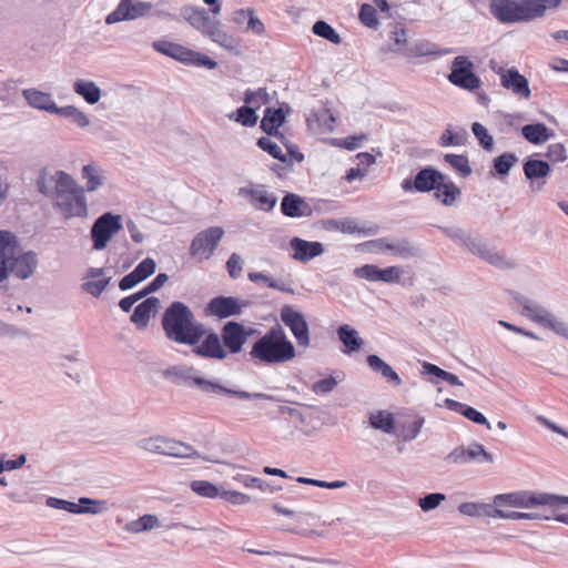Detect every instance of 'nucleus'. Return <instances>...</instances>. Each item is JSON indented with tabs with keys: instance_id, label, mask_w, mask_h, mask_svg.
Instances as JSON below:
<instances>
[{
	"instance_id": "1",
	"label": "nucleus",
	"mask_w": 568,
	"mask_h": 568,
	"mask_svg": "<svg viewBox=\"0 0 568 568\" xmlns=\"http://www.w3.org/2000/svg\"><path fill=\"white\" fill-rule=\"evenodd\" d=\"M165 337L178 344L195 345L203 335L204 327L195 320L192 310L183 302H172L164 311L161 320Z\"/></svg>"
},
{
	"instance_id": "2",
	"label": "nucleus",
	"mask_w": 568,
	"mask_h": 568,
	"mask_svg": "<svg viewBox=\"0 0 568 568\" xmlns=\"http://www.w3.org/2000/svg\"><path fill=\"white\" fill-rule=\"evenodd\" d=\"M248 354L255 362L272 365L292 361L296 356V351L283 327L275 324L256 339Z\"/></svg>"
},
{
	"instance_id": "3",
	"label": "nucleus",
	"mask_w": 568,
	"mask_h": 568,
	"mask_svg": "<svg viewBox=\"0 0 568 568\" xmlns=\"http://www.w3.org/2000/svg\"><path fill=\"white\" fill-rule=\"evenodd\" d=\"M437 229L449 240L465 247L469 253L479 257L487 264L500 268L511 270L516 267V262L506 256L503 251H496L484 242L479 236H473L462 227L440 226Z\"/></svg>"
},
{
	"instance_id": "4",
	"label": "nucleus",
	"mask_w": 568,
	"mask_h": 568,
	"mask_svg": "<svg viewBox=\"0 0 568 568\" xmlns=\"http://www.w3.org/2000/svg\"><path fill=\"white\" fill-rule=\"evenodd\" d=\"M36 265L33 253L21 254L16 236L8 231H0V282L9 274L24 280L33 273Z\"/></svg>"
},
{
	"instance_id": "5",
	"label": "nucleus",
	"mask_w": 568,
	"mask_h": 568,
	"mask_svg": "<svg viewBox=\"0 0 568 568\" xmlns=\"http://www.w3.org/2000/svg\"><path fill=\"white\" fill-rule=\"evenodd\" d=\"M495 508H535L547 506L554 514L568 506V496L556 495L545 491L517 490L513 493L499 494L494 497Z\"/></svg>"
},
{
	"instance_id": "6",
	"label": "nucleus",
	"mask_w": 568,
	"mask_h": 568,
	"mask_svg": "<svg viewBox=\"0 0 568 568\" xmlns=\"http://www.w3.org/2000/svg\"><path fill=\"white\" fill-rule=\"evenodd\" d=\"M38 187L41 193L51 199L55 206L65 212V217H69L71 211V180L65 172L43 169L38 179Z\"/></svg>"
},
{
	"instance_id": "7",
	"label": "nucleus",
	"mask_w": 568,
	"mask_h": 568,
	"mask_svg": "<svg viewBox=\"0 0 568 568\" xmlns=\"http://www.w3.org/2000/svg\"><path fill=\"white\" fill-rule=\"evenodd\" d=\"M529 6L530 2H526V0L521 2L515 0H493L490 2V11L503 23L531 21L540 18L541 7Z\"/></svg>"
},
{
	"instance_id": "8",
	"label": "nucleus",
	"mask_w": 568,
	"mask_h": 568,
	"mask_svg": "<svg viewBox=\"0 0 568 568\" xmlns=\"http://www.w3.org/2000/svg\"><path fill=\"white\" fill-rule=\"evenodd\" d=\"M192 372H194L193 368L182 369L180 372H176L175 375L183 378L184 381H189L195 386H197L202 392L204 393H213L217 395H224V396H232L236 397L239 399H263V400H273L277 402L278 399L273 396L265 393H250L246 390H236L229 388L226 386H223L217 381H210L201 376H194L192 375Z\"/></svg>"
},
{
	"instance_id": "9",
	"label": "nucleus",
	"mask_w": 568,
	"mask_h": 568,
	"mask_svg": "<svg viewBox=\"0 0 568 568\" xmlns=\"http://www.w3.org/2000/svg\"><path fill=\"white\" fill-rule=\"evenodd\" d=\"M152 48L166 57H170L185 65L203 67L213 70L217 67V62L206 54L189 49L182 44L156 40L152 43Z\"/></svg>"
},
{
	"instance_id": "10",
	"label": "nucleus",
	"mask_w": 568,
	"mask_h": 568,
	"mask_svg": "<svg viewBox=\"0 0 568 568\" xmlns=\"http://www.w3.org/2000/svg\"><path fill=\"white\" fill-rule=\"evenodd\" d=\"M82 180H85V185H78L73 181V216L87 217L88 206L85 191L94 192L103 184V175L101 170L95 164H87L81 171Z\"/></svg>"
},
{
	"instance_id": "11",
	"label": "nucleus",
	"mask_w": 568,
	"mask_h": 568,
	"mask_svg": "<svg viewBox=\"0 0 568 568\" xmlns=\"http://www.w3.org/2000/svg\"><path fill=\"white\" fill-rule=\"evenodd\" d=\"M474 63L465 55L454 58L448 81L457 88L474 92L481 85L480 78L474 71Z\"/></svg>"
},
{
	"instance_id": "12",
	"label": "nucleus",
	"mask_w": 568,
	"mask_h": 568,
	"mask_svg": "<svg viewBox=\"0 0 568 568\" xmlns=\"http://www.w3.org/2000/svg\"><path fill=\"white\" fill-rule=\"evenodd\" d=\"M122 219L118 214L105 212L100 215L91 227L94 250H103L114 234L122 230Z\"/></svg>"
},
{
	"instance_id": "13",
	"label": "nucleus",
	"mask_w": 568,
	"mask_h": 568,
	"mask_svg": "<svg viewBox=\"0 0 568 568\" xmlns=\"http://www.w3.org/2000/svg\"><path fill=\"white\" fill-rule=\"evenodd\" d=\"M444 174L434 166L422 168L415 176L406 178L402 181L400 187L406 193H428L438 189Z\"/></svg>"
},
{
	"instance_id": "14",
	"label": "nucleus",
	"mask_w": 568,
	"mask_h": 568,
	"mask_svg": "<svg viewBox=\"0 0 568 568\" xmlns=\"http://www.w3.org/2000/svg\"><path fill=\"white\" fill-rule=\"evenodd\" d=\"M224 235L221 226H210L199 232L190 245V255L200 260H209Z\"/></svg>"
},
{
	"instance_id": "15",
	"label": "nucleus",
	"mask_w": 568,
	"mask_h": 568,
	"mask_svg": "<svg viewBox=\"0 0 568 568\" xmlns=\"http://www.w3.org/2000/svg\"><path fill=\"white\" fill-rule=\"evenodd\" d=\"M490 68L500 77V84L504 89L510 91L513 94L519 98H530L531 91L529 88V82L527 78L523 75L515 67L505 69L503 67H497V63L491 60Z\"/></svg>"
},
{
	"instance_id": "16",
	"label": "nucleus",
	"mask_w": 568,
	"mask_h": 568,
	"mask_svg": "<svg viewBox=\"0 0 568 568\" xmlns=\"http://www.w3.org/2000/svg\"><path fill=\"white\" fill-rule=\"evenodd\" d=\"M445 460L450 464H469V463H494V456L486 450L485 446L473 442L467 447L457 446L446 457Z\"/></svg>"
},
{
	"instance_id": "17",
	"label": "nucleus",
	"mask_w": 568,
	"mask_h": 568,
	"mask_svg": "<svg viewBox=\"0 0 568 568\" xmlns=\"http://www.w3.org/2000/svg\"><path fill=\"white\" fill-rule=\"evenodd\" d=\"M281 321L292 332L297 345L306 348L310 346V328L304 315L290 305L281 308Z\"/></svg>"
},
{
	"instance_id": "18",
	"label": "nucleus",
	"mask_w": 568,
	"mask_h": 568,
	"mask_svg": "<svg viewBox=\"0 0 568 568\" xmlns=\"http://www.w3.org/2000/svg\"><path fill=\"white\" fill-rule=\"evenodd\" d=\"M253 332V329H246L242 323L230 321L223 325L220 339L227 354H239Z\"/></svg>"
},
{
	"instance_id": "19",
	"label": "nucleus",
	"mask_w": 568,
	"mask_h": 568,
	"mask_svg": "<svg viewBox=\"0 0 568 568\" xmlns=\"http://www.w3.org/2000/svg\"><path fill=\"white\" fill-rule=\"evenodd\" d=\"M134 0H120L114 11L109 13L105 18L106 24H112L125 20H134L149 13L152 9L151 2Z\"/></svg>"
},
{
	"instance_id": "20",
	"label": "nucleus",
	"mask_w": 568,
	"mask_h": 568,
	"mask_svg": "<svg viewBox=\"0 0 568 568\" xmlns=\"http://www.w3.org/2000/svg\"><path fill=\"white\" fill-rule=\"evenodd\" d=\"M354 274L359 278H365L369 282H384L387 284L398 283L403 274L399 266H388L379 268L374 264H365L354 270Z\"/></svg>"
},
{
	"instance_id": "21",
	"label": "nucleus",
	"mask_w": 568,
	"mask_h": 568,
	"mask_svg": "<svg viewBox=\"0 0 568 568\" xmlns=\"http://www.w3.org/2000/svg\"><path fill=\"white\" fill-rule=\"evenodd\" d=\"M246 302L242 303L237 297L220 295L213 297L207 303L205 313L206 315L223 320L240 315L242 313L243 306H246Z\"/></svg>"
},
{
	"instance_id": "22",
	"label": "nucleus",
	"mask_w": 568,
	"mask_h": 568,
	"mask_svg": "<svg viewBox=\"0 0 568 568\" xmlns=\"http://www.w3.org/2000/svg\"><path fill=\"white\" fill-rule=\"evenodd\" d=\"M191 346L192 353L202 358L223 361L227 357V351L215 332L203 335L197 344Z\"/></svg>"
},
{
	"instance_id": "23",
	"label": "nucleus",
	"mask_w": 568,
	"mask_h": 568,
	"mask_svg": "<svg viewBox=\"0 0 568 568\" xmlns=\"http://www.w3.org/2000/svg\"><path fill=\"white\" fill-rule=\"evenodd\" d=\"M181 16L203 36H207L215 24L220 21L210 17L205 8L185 4L181 8Z\"/></svg>"
},
{
	"instance_id": "24",
	"label": "nucleus",
	"mask_w": 568,
	"mask_h": 568,
	"mask_svg": "<svg viewBox=\"0 0 568 568\" xmlns=\"http://www.w3.org/2000/svg\"><path fill=\"white\" fill-rule=\"evenodd\" d=\"M290 246L293 250L292 257L302 263H307L324 253V245L317 241L311 242L300 237H293L290 241Z\"/></svg>"
},
{
	"instance_id": "25",
	"label": "nucleus",
	"mask_w": 568,
	"mask_h": 568,
	"mask_svg": "<svg viewBox=\"0 0 568 568\" xmlns=\"http://www.w3.org/2000/svg\"><path fill=\"white\" fill-rule=\"evenodd\" d=\"M160 306L161 302L158 297H146L135 306L130 320L138 329H145L150 323V318L156 314Z\"/></svg>"
},
{
	"instance_id": "26",
	"label": "nucleus",
	"mask_w": 568,
	"mask_h": 568,
	"mask_svg": "<svg viewBox=\"0 0 568 568\" xmlns=\"http://www.w3.org/2000/svg\"><path fill=\"white\" fill-rule=\"evenodd\" d=\"M85 278L87 281L81 285V288L93 297H99L111 281V276H105V268L103 267H90L87 271Z\"/></svg>"
},
{
	"instance_id": "27",
	"label": "nucleus",
	"mask_w": 568,
	"mask_h": 568,
	"mask_svg": "<svg viewBox=\"0 0 568 568\" xmlns=\"http://www.w3.org/2000/svg\"><path fill=\"white\" fill-rule=\"evenodd\" d=\"M281 212L287 217H302L312 215V207L302 196L287 193L282 199Z\"/></svg>"
},
{
	"instance_id": "28",
	"label": "nucleus",
	"mask_w": 568,
	"mask_h": 568,
	"mask_svg": "<svg viewBox=\"0 0 568 568\" xmlns=\"http://www.w3.org/2000/svg\"><path fill=\"white\" fill-rule=\"evenodd\" d=\"M392 51L399 52L407 58H417L425 55H444L453 52V49H438L436 44L428 41H419L405 48H392Z\"/></svg>"
},
{
	"instance_id": "29",
	"label": "nucleus",
	"mask_w": 568,
	"mask_h": 568,
	"mask_svg": "<svg viewBox=\"0 0 568 568\" xmlns=\"http://www.w3.org/2000/svg\"><path fill=\"white\" fill-rule=\"evenodd\" d=\"M263 187V185H260V189L241 187L240 194L248 196L251 204L256 210L270 212L276 205L277 197L265 191Z\"/></svg>"
},
{
	"instance_id": "30",
	"label": "nucleus",
	"mask_w": 568,
	"mask_h": 568,
	"mask_svg": "<svg viewBox=\"0 0 568 568\" xmlns=\"http://www.w3.org/2000/svg\"><path fill=\"white\" fill-rule=\"evenodd\" d=\"M510 295L519 305L523 306V314L529 317L532 322L539 324L540 326L545 324V322L551 314L544 306L534 303L531 300L527 298L526 296L519 293L510 292Z\"/></svg>"
},
{
	"instance_id": "31",
	"label": "nucleus",
	"mask_w": 568,
	"mask_h": 568,
	"mask_svg": "<svg viewBox=\"0 0 568 568\" xmlns=\"http://www.w3.org/2000/svg\"><path fill=\"white\" fill-rule=\"evenodd\" d=\"M444 406L448 408L449 410H453L455 413H458L463 415L468 420L478 424V425H485L488 429L491 428L490 423L488 419L476 408L468 406L464 403L457 402L452 398H446L444 400Z\"/></svg>"
},
{
	"instance_id": "32",
	"label": "nucleus",
	"mask_w": 568,
	"mask_h": 568,
	"mask_svg": "<svg viewBox=\"0 0 568 568\" xmlns=\"http://www.w3.org/2000/svg\"><path fill=\"white\" fill-rule=\"evenodd\" d=\"M322 225L326 231H339L347 234L362 233L364 235H373L377 232L376 227L367 230L358 227L353 219H327L322 221Z\"/></svg>"
},
{
	"instance_id": "33",
	"label": "nucleus",
	"mask_w": 568,
	"mask_h": 568,
	"mask_svg": "<svg viewBox=\"0 0 568 568\" xmlns=\"http://www.w3.org/2000/svg\"><path fill=\"white\" fill-rule=\"evenodd\" d=\"M23 95L28 103L38 109L51 111V112H59V113H68L70 110V106H65L63 109H58L54 104V102L51 100L50 94L34 90L29 89L23 91Z\"/></svg>"
},
{
	"instance_id": "34",
	"label": "nucleus",
	"mask_w": 568,
	"mask_h": 568,
	"mask_svg": "<svg viewBox=\"0 0 568 568\" xmlns=\"http://www.w3.org/2000/svg\"><path fill=\"white\" fill-rule=\"evenodd\" d=\"M462 196L460 189L444 174V179L435 189L434 197L445 206H452Z\"/></svg>"
},
{
	"instance_id": "35",
	"label": "nucleus",
	"mask_w": 568,
	"mask_h": 568,
	"mask_svg": "<svg viewBox=\"0 0 568 568\" xmlns=\"http://www.w3.org/2000/svg\"><path fill=\"white\" fill-rule=\"evenodd\" d=\"M285 121L286 114L283 108L268 106L264 110V116L261 120L260 128L267 135L275 134Z\"/></svg>"
},
{
	"instance_id": "36",
	"label": "nucleus",
	"mask_w": 568,
	"mask_h": 568,
	"mask_svg": "<svg viewBox=\"0 0 568 568\" xmlns=\"http://www.w3.org/2000/svg\"><path fill=\"white\" fill-rule=\"evenodd\" d=\"M366 362L369 368L376 373L381 374L382 377L386 379L387 383L394 386H400L403 381L399 375L393 369V367L383 361L378 355H368L366 357Z\"/></svg>"
},
{
	"instance_id": "37",
	"label": "nucleus",
	"mask_w": 568,
	"mask_h": 568,
	"mask_svg": "<svg viewBox=\"0 0 568 568\" xmlns=\"http://www.w3.org/2000/svg\"><path fill=\"white\" fill-rule=\"evenodd\" d=\"M497 518L507 519V520H549L554 518L559 523H564L568 525V514H558L554 517L542 515L541 513H521V511H513V510H504L498 509Z\"/></svg>"
},
{
	"instance_id": "38",
	"label": "nucleus",
	"mask_w": 568,
	"mask_h": 568,
	"mask_svg": "<svg viewBox=\"0 0 568 568\" xmlns=\"http://www.w3.org/2000/svg\"><path fill=\"white\" fill-rule=\"evenodd\" d=\"M164 455L176 458H202L209 460L202 457L193 446L170 438H165Z\"/></svg>"
},
{
	"instance_id": "39",
	"label": "nucleus",
	"mask_w": 568,
	"mask_h": 568,
	"mask_svg": "<svg viewBox=\"0 0 568 568\" xmlns=\"http://www.w3.org/2000/svg\"><path fill=\"white\" fill-rule=\"evenodd\" d=\"M523 136L531 144H541L554 136V131L545 123H531L521 128Z\"/></svg>"
},
{
	"instance_id": "40",
	"label": "nucleus",
	"mask_w": 568,
	"mask_h": 568,
	"mask_svg": "<svg viewBox=\"0 0 568 568\" xmlns=\"http://www.w3.org/2000/svg\"><path fill=\"white\" fill-rule=\"evenodd\" d=\"M338 339L344 345V353L351 354L361 349L364 341L359 337L358 332L347 324H343L337 328Z\"/></svg>"
},
{
	"instance_id": "41",
	"label": "nucleus",
	"mask_w": 568,
	"mask_h": 568,
	"mask_svg": "<svg viewBox=\"0 0 568 568\" xmlns=\"http://www.w3.org/2000/svg\"><path fill=\"white\" fill-rule=\"evenodd\" d=\"M524 174L531 182L545 179L549 175L551 168L547 161L528 158L523 164Z\"/></svg>"
},
{
	"instance_id": "42",
	"label": "nucleus",
	"mask_w": 568,
	"mask_h": 568,
	"mask_svg": "<svg viewBox=\"0 0 568 568\" xmlns=\"http://www.w3.org/2000/svg\"><path fill=\"white\" fill-rule=\"evenodd\" d=\"M206 37H209L213 42L217 43L220 47L226 49L227 51L234 54L240 53V40L222 30L221 23L215 24Z\"/></svg>"
},
{
	"instance_id": "43",
	"label": "nucleus",
	"mask_w": 568,
	"mask_h": 568,
	"mask_svg": "<svg viewBox=\"0 0 568 568\" xmlns=\"http://www.w3.org/2000/svg\"><path fill=\"white\" fill-rule=\"evenodd\" d=\"M498 509L495 505L484 503H462L458 506V511L469 517H494L497 518Z\"/></svg>"
},
{
	"instance_id": "44",
	"label": "nucleus",
	"mask_w": 568,
	"mask_h": 568,
	"mask_svg": "<svg viewBox=\"0 0 568 568\" xmlns=\"http://www.w3.org/2000/svg\"><path fill=\"white\" fill-rule=\"evenodd\" d=\"M73 91L89 104L98 103L102 95L101 89L93 81L83 79L73 82Z\"/></svg>"
},
{
	"instance_id": "45",
	"label": "nucleus",
	"mask_w": 568,
	"mask_h": 568,
	"mask_svg": "<svg viewBox=\"0 0 568 568\" xmlns=\"http://www.w3.org/2000/svg\"><path fill=\"white\" fill-rule=\"evenodd\" d=\"M108 509V501L102 499L80 497L78 503H73V514L99 515Z\"/></svg>"
},
{
	"instance_id": "46",
	"label": "nucleus",
	"mask_w": 568,
	"mask_h": 568,
	"mask_svg": "<svg viewBox=\"0 0 568 568\" xmlns=\"http://www.w3.org/2000/svg\"><path fill=\"white\" fill-rule=\"evenodd\" d=\"M160 527V520L155 515L145 514L135 520L125 524L124 530L130 534H140Z\"/></svg>"
},
{
	"instance_id": "47",
	"label": "nucleus",
	"mask_w": 568,
	"mask_h": 568,
	"mask_svg": "<svg viewBox=\"0 0 568 568\" xmlns=\"http://www.w3.org/2000/svg\"><path fill=\"white\" fill-rule=\"evenodd\" d=\"M229 119L242 124L245 128H253L257 123L258 115L250 104L244 103V105L232 112L229 115Z\"/></svg>"
},
{
	"instance_id": "48",
	"label": "nucleus",
	"mask_w": 568,
	"mask_h": 568,
	"mask_svg": "<svg viewBox=\"0 0 568 568\" xmlns=\"http://www.w3.org/2000/svg\"><path fill=\"white\" fill-rule=\"evenodd\" d=\"M369 425L373 428L383 430L386 434H393L395 432L394 415L385 410H378L375 414H371Z\"/></svg>"
},
{
	"instance_id": "49",
	"label": "nucleus",
	"mask_w": 568,
	"mask_h": 568,
	"mask_svg": "<svg viewBox=\"0 0 568 568\" xmlns=\"http://www.w3.org/2000/svg\"><path fill=\"white\" fill-rule=\"evenodd\" d=\"M425 424V418L423 416H415V418L410 422H403L398 424L399 436L404 442H410L415 439L423 426Z\"/></svg>"
},
{
	"instance_id": "50",
	"label": "nucleus",
	"mask_w": 568,
	"mask_h": 568,
	"mask_svg": "<svg viewBox=\"0 0 568 568\" xmlns=\"http://www.w3.org/2000/svg\"><path fill=\"white\" fill-rule=\"evenodd\" d=\"M386 250L393 252L394 255L402 258L415 257L419 255V248L413 245L407 239L392 241V245H387Z\"/></svg>"
},
{
	"instance_id": "51",
	"label": "nucleus",
	"mask_w": 568,
	"mask_h": 568,
	"mask_svg": "<svg viewBox=\"0 0 568 568\" xmlns=\"http://www.w3.org/2000/svg\"><path fill=\"white\" fill-rule=\"evenodd\" d=\"M444 161L457 171L463 178L471 174L468 156L465 154L448 153L444 155Z\"/></svg>"
},
{
	"instance_id": "52",
	"label": "nucleus",
	"mask_w": 568,
	"mask_h": 568,
	"mask_svg": "<svg viewBox=\"0 0 568 568\" xmlns=\"http://www.w3.org/2000/svg\"><path fill=\"white\" fill-rule=\"evenodd\" d=\"M247 277L253 283L263 282L270 288H273V290H277V291H281V292H284V293H288V294H294L295 293V291L292 287L287 286L285 283L280 282V281H275L271 276H268V275H266L264 273H261V272H250L247 274Z\"/></svg>"
},
{
	"instance_id": "53",
	"label": "nucleus",
	"mask_w": 568,
	"mask_h": 568,
	"mask_svg": "<svg viewBox=\"0 0 568 568\" xmlns=\"http://www.w3.org/2000/svg\"><path fill=\"white\" fill-rule=\"evenodd\" d=\"M312 31L317 37H321L334 44H339L342 42L341 36L326 21H323V20L316 21L312 27Z\"/></svg>"
},
{
	"instance_id": "54",
	"label": "nucleus",
	"mask_w": 568,
	"mask_h": 568,
	"mask_svg": "<svg viewBox=\"0 0 568 568\" xmlns=\"http://www.w3.org/2000/svg\"><path fill=\"white\" fill-rule=\"evenodd\" d=\"M256 145L264 152L268 153L273 159L278 160L283 163L292 164V162L287 159V155L282 152L277 143L273 142L270 138H258Z\"/></svg>"
},
{
	"instance_id": "55",
	"label": "nucleus",
	"mask_w": 568,
	"mask_h": 568,
	"mask_svg": "<svg viewBox=\"0 0 568 568\" xmlns=\"http://www.w3.org/2000/svg\"><path fill=\"white\" fill-rule=\"evenodd\" d=\"M244 103L250 104L255 111L258 110L263 104L270 102V95L265 88H258L257 90L247 89L244 93Z\"/></svg>"
},
{
	"instance_id": "56",
	"label": "nucleus",
	"mask_w": 568,
	"mask_h": 568,
	"mask_svg": "<svg viewBox=\"0 0 568 568\" xmlns=\"http://www.w3.org/2000/svg\"><path fill=\"white\" fill-rule=\"evenodd\" d=\"M518 161L515 153L505 152L494 159V170L500 176L508 175L510 169Z\"/></svg>"
},
{
	"instance_id": "57",
	"label": "nucleus",
	"mask_w": 568,
	"mask_h": 568,
	"mask_svg": "<svg viewBox=\"0 0 568 568\" xmlns=\"http://www.w3.org/2000/svg\"><path fill=\"white\" fill-rule=\"evenodd\" d=\"M190 487L195 494L205 498L220 497L221 494V489L207 480H193Z\"/></svg>"
},
{
	"instance_id": "58",
	"label": "nucleus",
	"mask_w": 568,
	"mask_h": 568,
	"mask_svg": "<svg viewBox=\"0 0 568 568\" xmlns=\"http://www.w3.org/2000/svg\"><path fill=\"white\" fill-rule=\"evenodd\" d=\"M368 139V135L365 133L356 134V135H349L344 139H332L331 145L342 148L348 151H354L361 146V143L366 141Z\"/></svg>"
},
{
	"instance_id": "59",
	"label": "nucleus",
	"mask_w": 568,
	"mask_h": 568,
	"mask_svg": "<svg viewBox=\"0 0 568 568\" xmlns=\"http://www.w3.org/2000/svg\"><path fill=\"white\" fill-rule=\"evenodd\" d=\"M471 132L477 139L479 145L486 150L491 151L494 148V139L488 133L487 129L479 122H474L471 124Z\"/></svg>"
},
{
	"instance_id": "60",
	"label": "nucleus",
	"mask_w": 568,
	"mask_h": 568,
	"mask_svg": "<svg viewBox=\"0 0 568 568\" xmlns=\"http://www.w3.org/2000/svg\"><path fill=\"white\" fill-rule=\"evenodd\" d=\"M164 444L165 437H149L141 439L139 442V447L150 453L164 455Z\"/></svg>"
},
{
	"instance_id": "61",
	"label": "nucleus",
	"mask_w": 568,
	"mask_h": 568,
	"mask_svg": "<svg viewBox=\"0 0 568 568\" xmlns=\"http://www.w3.org/2000/svg\"><path fill=\"white\" fill-rule=\"evenodd\" d=\"M358 17L361 22L368 28H376L378 26L377 12L372 4L363 3Z\"/></svg>"
},
{
	"instance_id": "62",
	"label": "nucleus",
	"mask_w": 568,
	"mask_h": 568,
	"mask_svg": "<svg viewBox=\"0 0 568 568\" xmlns=\"http://www.w3.org/2000/svg\"><path fill=\"white\" fill-rule=\"evenodd\" d=\"M446 496L442 493H430L418 499V505L423 511H430L437 508Z\"/></svg>"
},
{
	"instance_id": "63",
	"label": "nucleus",
	"mask_w": 568,
	"mask_h": 568,
	"mask_svg": "<svg viewBox=\"0 0 568 568\" xmlns=\"http://www.w3.org/2000/svg\"><path fill=\"white\" fill-rule=\"evenodd\" d=\"M542 327L548 328L557 335L568 339V325L558 320L552 313L549 315Z\"/></svg>"
},
{
	"instance_id": "64",
	"label": "nucleus",
	"mask_w": 568,
	"mask_h": 568,
	"mask_svg": "<svg viewBox=\"0 0 568 568\" xmlns=\"http://www.w3.org/2000/svg\"><path fill=\"white\" fill-rule=\"evenodd\" d=\"M338 381L335 377L328 376L320 381H316L312 386V390L316 395H325L331 393L336 387Z\"/></svg>"
}]
</instances>
